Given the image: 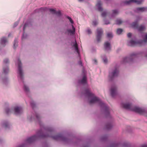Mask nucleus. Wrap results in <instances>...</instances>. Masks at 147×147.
<instances>
[{"mask_svg": "<svg viewBox=\"0 0 147 147\" xmlns=\"http://www.w3.org/2000/svg\"><path fill=\"white\" fill-rule=\"evenodd\" d=\"M53 129L51 127H45L38 131L36 135L27 139L26 142L28 143H32L39 138H44L47 137H51L56 140H60L63 142L68 141V139L64 137L62 134H59L54 136Z\"/></svg>", "mask_w": 147, "mask_h": 147, "instance_id": "nucleus-1", "label": "nucleus"}, {"mask_svg": "<svg viewBox=\"0 0 147 147\" xmlns=\"http://www.w3.org/2000/svg\"><path fill=\"white\" fill-rule=\"evenodd\" d=\"M84 95L90 104L98 103L102 109L105 111V113L109 114V109L107 105L91 92L89 89L85 90Z\"/></svg>", "mask_w": 147, "mask_h": 147, "instance_id": "nucleus-2", "label": "nucleus"}, {"mask_svg": "<svg viewBox=\"0 0 147 147\" xmlns=\"http://www.w3.org/2000/svg\"><path fill=\"white\" fill-rule=\"evenodd\" d=\"M121 106L125 109L134 111L147 117V111L144 108L134 106L131 103L123 102L121 103Z\"/></svg>", "mask_w": 147, "mask_h": 147, "instance_id": "nucleus-3", "label": "nucleus"}, {"mask_svg": "<svg viewBox=\"0 0 147 147\" xmlns=\"http://www.w3.org/2000/svg\"><path fill=\"white\" fill-rule=\"evenodd\" d=\"M143 40H131L127 41V45L131 46H141L147 43V33L144 34Z\"/></svg>", "mask_w": 147, "mask_h": 147, "instance_id": "nucleus-4", "label": "nucleus"}, {"mask_svg": "<svg viewBox=\"0 0 147 147\" xmlns=\"http://www.w3.org/2000/svg\"><path fill=\"white\" fill-rule=\"evenodd\" d=\"M5 111L7 114L13 113L16 115H19L23 112V110L22 107L16 106L11 109L8 108H6L5 109Z\"/></svg>", "mask_w": 147, "mask_h": 147, "instance_id": "nucleus-5", "label": "nucleus"}, {"mask_svg": "<svg viewBox=\"0 0 147 147\" xmlns=\"http://www.w3.org/2000/svg\"><path fill=\"white\" fill-rule=\"evenodd\" d=\"M3 73L0 74V81L6 84L8 81V77L5 76V75L8 74L9 72V67L7 66H3Z\"/></svg>", "mask_w": 147, "mask_h": 147, "instance_id": "nucleus-6", "label": "nucleus"}, {"mask_svg": "<svg viewBox=\"0 0 147 147\" xmlns=\"http://www.w3.org/2000/svg\"><path fill=\"white\" fill-rule=\"evenodd\" d=\"M119 73L118 67L117 66H115L109 71L108 76L109 79L111 80L117 76L119 74Z\"/></svg>", "mask_w": 147, "mask_h": 147, "instance_id": "nucleus-7", "label": "nucleus"}, {"mask_svg": "<svg viewBox=\"0 0 147 147\" xmlns=\"http://www.w3.org/2000/svg\"><path fill=\"white\" fill-rule=\"evenodd\" d=\"M16 64L18 65V74L19 79L22 80L24 77V73L22 67V63L19 59H18L16 61Z\"/></svg>", "mask_w": 147, "mask_h": 147, "instance_id": "nucleus-8", "label": "nucleus"}, {"mask_svg": "<svg viewBox=\"0 0 147 147\" xmlns=\"http://www.w3.org/2000/svg\"><path fill=\"white\" fill-rule=\"evenodd\" d=\"M140 20V18H138L136 20L131 24V27L135 29H137L140 31L144 30L145 29V27L144 25H141L138 26L137 22Z\"/></svg>", "mask_w": 147, "mask_h": 147, "instance_id": "nucleus-9", "label": "nucleus"}, {"mask_svg": "<svg viewBox=\"0 0 147 147\" xmlns=\"http://www.w3.org/2000/svg\"><path fill=\"white\" fill-rule=\"evenodd\" d=\"M136 54L135 53H134L131 54L129 57H123L121 61V63L124 64L127 62L132 61L136 57Z\"/></svg>", "mask_w": 147, "mask_h": 147, "instance_id": "nucleus-10", "label": "nucleus"}, {"mask_svg": "<svg viewBox=\"0 0 147 147\" xmlns=\"http://www.w3.org/2000/svg\"><path fill=\"white\" fill-rule=\"evenodd\" d=\"M40 117L39 114L35 113V115L34 114L30 113L27 116V119L30 121H32L34 120L35 118L38 121L40 119Z\"/></svg>", "mask_w": 147, "mask_h": 147, "instance_id": "nucleus-11", "label": "nucleus"}, {"mask_svg": "<svg viewBox=\"0 0 147 147\" xmlns=\"http://www.w3.org/2000/svg\"><path fill=\"white\" fill-rule=\"evenodd\" d=\"M144 1V0H128L125 1L124 3L125 5H129L131 3H135L138 4L142 3Z\"/></svg>", "mask_w": 147, "mask_h": 147, "instance_id": "nucleus-12", "label": "nucleus"}, {"mask_svg": "<svg viewBox=\"0 0 147 147\" xmlns=\"http://www.w3.org/2000/svg\"><path fill=\"white\" fill-rule=\"evenodd\" d=\"M117 87L115 85L112 86L110 89V93L111 96L114 97L117 94Z\"/></svg>", "mask_w": 147, "mask_h": 147, "instance_id": "nucleus-13", "label": "nucleus"}, {"mask_svg": "<svg viewBox=\"0 0 147 147\" xmlns=\"http://www.w3.org/2000/svg\"><path fill=\"white\" fill-rule=\"evenodd\" d=\"M71 45L72 47L74 48L75 51L78 53V55H80L79 51L78 49V44L76 40H74L71 43Z\"/></svg>", "mask_w": 147, "mask_h": 147, "instance_id": "nucleus-14", "label": "nucleus"}, {"mask_svg": "<svg viewBox=\"0 0 147 147\" xmlns=\"http://www.w3.org/2000/svg\"><path fill=\"white\" fill-rule=\"evenodd\" d=\"M102 30L101 28H98L97 29V40L98 42H99L101 39L102 35Z\"/></svg>", "mask_w": 147, "mask_h": 147, "instance_id": "nucleus-15", "label": "nucleus"}, {"mask_svg": "<svg viewBox=\"0 0 147 147\" xmlns=\"http://www.w3.org/2000/svg\"><path fill=\"white\" fill-rule=\"evenodd\" d=\"M105 50L108 51L111 49V46L110 43L108 41L106 42L104 45Z\"/></svg>", "mask_w": 147, "mask_h": 147, "instance_id": "nucleus-16", "label": "nucleus"}, {"mask_svg": "<svg viewBox=\"0 0 147 147\" xmlns=\"http://www.w3.org/2000/svg\"><path fill=\"white\" fill-rule=\"evenodd\" d=\"M2 127L5 129L8 128L10 126V124L7 120L3 121L2 123Z\"/></svg>", "mask_w": 147, "mask_h": 147, "instance_id": "nucleus-17", "label": "nucleus"}, {"mask_svg": "<svg viewBox=\"0 0 147 147\" xmlns=\"http://www.w3.org/2000/svg\"><path fill=\"white\" fill-rule=\"evenodd\" d=\"M7 42V39L5 37L2 38L0 40V45L2 47L5 46Z\"/></svg>", "mask_w": 147, "mask_h": 147, "instance_id": "nucleus-18", "label": "nucleus"}, {"mask_svg": "<svg viewBox=\"0 0 147 147\" xmlns=\"http://www.w3.org/2000/svg\"><path fill=\"white\" fill-rule=\"evenodd\" d=\"M78 83L82 84H85L86 83V77L84 76L81 80L78 81Z\"/></svg>", "mask_w": 147, "mask_h": 147, "instance_id": "nucleus-19", "label": "nucleus"}, {"mask_svg": "<svg viewBox=\"0 0 147 147\" xmlns=\"http://www.w3.org/2000/svg\"><path fill=\"white\" fill-rule=\"evenodd\" d=\"M71 26L72 27L73 30H72L70 29H67V30L66 33H70L71 34H74L75 32V28L74 27V26L72 24Z\"/></svg>", "mask_w": 147, "mask_h": 147, "instance_id": "nucleus-20", "label": "nucleus"}, {"mask_svg": "<svg viewBox=\"0 0 147 147\" xmlns=\"http://www.w3.org/2000/svg\"><path fill=\"white\" fill-rule=\"evenodd\" d=\"M29 24H28L27 23H26L24 25V26L23 27L24 33L23 34L22 37V38H26L27 35L24 33L26 27L29 26Z\"/></svg>", "mask_w": 147, "mask_h": 147, "instance_id": "nucleus-21", "label": "nucleus"}, {"mask_svg": "<svg viewBox=\"0 0 147 147\" xmlns=\"http://www.w3.org/2000/svg\"><path fill=\"white\" fill-rule=\"evenodd\" d=\"M147 9V8L146 7H138L136 9V11L137 12H142L145 11Z\"/></svg>", "mask_w": 147, "mask_h": 147, "instance_id": "nucleus-22", "label": "nucleus"}, {"mask_svg": "<svg viewBox=\"0 0 147 147\" xmlns=\"http://www.w3.org/2000/svg\"><path fill=\"white\" fill-rule=\"evenodd\" d=\"M101 5L102 4L100 1H98L96 4V7L97 8V9L99 11H102V9L101 6Z\"/></svg>", "mask_w": 147, "mask_h": 147, "instance_id": "nucleus-23", "label": "nucleus"}, {"mask_svg": "<svg viewBox=\"0 0 147 147\" xmlns=\"http://www.w3.org/2000/svg\"><path fill=\"white\" fill-rule=\"evenodd\" d=\"M42 9H44L45 11H49L52 14H55L56 11L55 9L51 8H45Z\"/></svg>", "mask_w": 147, "mask_h": 147, "instance_id": "nucleus-24", "label": "nucleus"}, {"mask_svg": "<svg viewBox=\"0 0 147 147\" xmlns=\"http://www.w3.org/2000/svg\"><path fill=\"white\" fill-rule=\"evenodd\" d=\"M101 58L102 59L104 63H107L108 62V60L105 55H103L101 56Z\"/></svg>", "mask_w": 147, "mask_h": 147, "instance_id": "nucleus-25", "label": "nucleus"}, {"mask_svg": "<svg viewBox=\"0 0 147 147\" xmlns=\"http://www.w3.org/2000/svg\"><path fill=\"white\" fill-rule=\"evenodd\" d=\"M9 63V61L8 59H5L3 60V66H7L6 64H8Z\"/></svg>", "mask_w": 147, "mask_h": 147, "instance_id": "nucleus-26", "label": "nucleus"}, {"mask_svg": "<svg viewBox=\"0 0 147 147\" xmlns=\"http://www.w3.org/2000/svg\"><path fill=\"white\" fill-rule=\"evenodd\" d=\"M85 31L88 34H90L92 33L91 30L89 28H87L85 30Z\"/></svg>", "mask_w": 147, "mask_h": 147, "instance_id": "nucleus-27", "label": "nucleus"}, {"mask_svg": "<svg viewBox=\"0 0 147 147\" xmlns=\"http://www.w3.org/2000/svg\"><path fill=\"white\" fill-rule=\"evenodd\" d=\"M18 42V41L17 39L16 38L14 40V43H13V47H14V49L16 48V47L17 46Z\"/></svg>", "mask_w": 147, "mask_h": 147, "instance_id": "nucleus-28", "label": "nucleus"}, {"mask_svg": "<svg viewBox=\"0 0 147 147\" xmlns=\"http://www.w3.org/2000/svg\"><path fill=\"white\" fill-rule=\"evenodd\" d=\"M24 89L26 92H28L29 91V89L28 87L26 85L24 84Z\"/></svg>", "mask_w": 147, "mask_h": 147, "instance_id": "nucleus-29", "label": "nucleus"}, {"mask_svg": "<svg viewBox=\"0 0 147 147\" xmlns=\"http://www.w3.org/2000/svg\"><path fill=\"white\" fill-rule=\"evenodd\" d=\"M123 22L120 19H117L116 21V24L118 25H120Z\"/></svg>", "mask_w": 147, "mask_h": 147, "instance_id": "nucleus-30", "label": "nucleus"}, {"mask_svg": "<svg viewBox=\"0 0 147 147\" xmlns=\"http://www.w3.org/2000/svg\"><path fill=\"white\" fill-rule=\"evenodd\" d=\"M118 11L117 10H113V11L112 14L111 15L112 17H113L115 16L118 13Z\"/></svg>", "mask_w": 147, "mask_h": 147, "instance_id": "nucleus-31", "label": "nucleus"}, {"mask_svg": "<svg viewBox=\"0 0 147 147\" xmlns=\"http://www.w3.org/2000/svg\"><path fill=\"white\" fill-rule=\"evenodd\" d=\"M113 35L112 33L109 32L107 34V37L109 38H112L113 37Z\"/></svg>", "mask_w": 147, "mask_h": 147, "instance_id": "nucleus-32", "label": "nucleus"}, {"mask_svg": "<svg viewBox=\"0 0 147 147\" xmlns=\"http://www.w3.org/2000/svg\"><path fill=\"white\" fill-rule=\"evenodd\" d=\"M123 32V30L122 29L119 28L118 29L117 31V34H120Z\"/></svg>", "mask_w": 147, "mask_h": 147, "instance_id": "nucleus-33", "label": "nucleus"}, {"mask_svg": "<svg viewBox=\"0 0 147 147\" xmlns=\"http://www.w3.org/2000/svg\"><path fill=\"white\" fill-rule=\"evenodd\" d=\"M55 14L58 16H60L61 15V12L60 11H56Z\"/></svg>", "mask_w": 147, "mask_h": 147, "instance_id": "nucleus-34", "label": "nucleus"}, {"mask_svg": "<svg viewBox=\"0 0 147 147\" xmlns=\"http://www.w3.org/2000/svg\"><path fill=\"white\" fill-rule=\"evenodd\" d=\"M112 127V126L111 124H108L106 126V128L107 129H109Z\"/></svg>", "mask_w": 147, "mask_h": 147, "instance_id": "nucleus-35", "label": "nucleus"}, {"mask_svg": "<svg viewBox=\"0 0 147 147\" xmlns=\"http://www.w3.org/2000/svg\"><path fill=\"white\" fill-rule=\"evenodd\" d=\"M107 13L106 11L103 12L101 14L102 16L103 17H105L107 15Z\"/></svg>", "mask_w": 147, "mask_h": 147, "instance_id": "nucleus-36", "label": "nucleus"}, {"mask_svg": "<svg viewBox=\"0 0 147 147\" xmlns=\"http://www.w3.org/2000/svg\"><path fill=\"white\" fill-rule=\"evenodd\" d=\"M67 18L69 20L70 22L72 24H73L74 23V22L71 19V18L69 16H67Z\"/></svg>", "mask_w": 147, "mask_h": 147, "instance_id": "nucleus-37", "label": "nucleus"}, {"mask_svg": "<svg viewBox=\"0 0 147 147\" xmlns=\"http://www.w3.org/2000/svg\"><path fill=\"white\" fill-rule=\"evenodd\" d=\"M98 23L95 20L93 22L92 24L94 26H96L97 24Z\"/></svg>", "mask_w": 147, "mask_h": 147, "instance_id": "nucleus-38", "label": "nucleus"}, {"mask_svg": "<svg viewBox=\"0 0 147 147\" xmlns=\"http://www.w3.org/2000/svg\"><path fill=\"white\" fill-rule=\"evenodd\" d=\"M92 61L93 63L95 64H96L97 63V60L95 59H93Z\"/></svg>", "mask_w": 147, "mask_h": 147, "instance_id": "nucleus-39", "label": "nucleus"}, {"mask_svg": "<svg viewBox=\"0 0 147 147\" xmlns=\"http://www.w3.org/2000/svg\"><path fill=\"white\" fill-rule=\"evenodd\" d=\"M104 24H110V22L107 20H104Z\"/></svg>", "mask_w": 147, "mask_h": 147, "instance_id": "nucleus-40", "label": "nucleus"}, {"mask_svg": "<svg viewBox=\"0 0 147 147\" xmlns=\"http://www.w3.org/2000/svg\"><path fill=\"white\" fill-rule=\"evenodd\" d=\"M18 23H19L18 22H15L13 25V27H15L16 26H17V25L18 24Z\"/></svg>", "mask_w": 147, "mask_h": 147, "instance_id": "nucleus-41", "label": "nucleus"}, {"mask_svg": "<svg viewBox=\"0 0 147 147\" xmlns=\"http://www.w3.org/2000/svg\"><path fill=\"white\" fill-rule=\"evenodd\" d=\"M118 144H113L111 146V147H117Z\"/></svg>", "mask_w": 147, "mask_h": 147, "instance_id": "nucleus-42", "label": "nucleus"}, {"mask_svg": "<svg viewBox=\"0 0 147 147\" xmlns=\"http://www.w3.org/2000/svg\"><path fill=\"white\" fill-rule=\"evenodd\" d=\"M131 35L132 34L131 33H129L127 34V36L129 38H130L131 36Z\"/></svg>", "mask_w": 147, "mask_h": 147, "instance_id": "nucleus-43", "label": "nucleus"}, {"mask_svg": "<svg viewBox=\"0 0 147 147\" xmlns=\"http://www.w3.org/2000/svg\"><path fill=\"white\" fill-rule=\"evenodd\" d=\"M140 147H147V145L146 144H142L141 145Z\"/></svg>", "mask_w": 147, "mask_h": 147, "instance_id": "nucleus-44", "label": "nucleus"}, {"mask_svg": "<svg viewBox=\"0 0 147 147\" xmlns=\"http://www.w3.org/2000/svg\"><path fill=\"white\" fill-rule=\"evenodd\" d=\"M78 64L79 65H82V62L81 61H80L78 62Z\"/></svg>", "mask_w": 147, "mask_h": 147, "instance_id": "nucleus-45", "label": "nucleus"}, {"mask_svg": "<svg viewBox=\"0 0 147 147\" xmlns=\"http://www.w3.org/2000/svg\"><path fill=\"white\" fill-rule=\"evenodd\" d=\"M31 105L32 106V107H33L34 106V104L33 102V103L32 102L31 103Z\"/></svg>", "mask_w": 147, "mask_h": 147, "instance_id": "nucleus-46", "label": "nucleus"}, {"mask_svg": "<svg viewBox=\"0 0 147 147\" xmlns=\"http://www.w3.org/2000/svg\"><path fill=\"white\" fill-rule=\"evenodd\" d=\"M78 1L80 2H83L84 1V0H78Z\"/></svg>", "mask_w": 147, "mask_h": 147, "instance_id": "nucleus-47", "label": "nucleus"}, {"mask_svg": "<svg viewBox=\"0 0 147 147\" xmlns=\"http://www.w3.org/2000/svg\"><path fill=\"white\" fill-rule=\"evenodd\" d=\"M23 147L22 146L20 145V146H19L18 147Z\"/></svg>", "mask_w": 147, "mask_h": 147, "instance_id": "nucleus-48", "label": "nucleus"}, {"mask_svg": "<svg viewBox=\"0 0 147 147\" xmlns=\"http://www.w3.org/2000/svg\"><path fill=\"white\" fill-rule=\"evenodd\" d=\"M10 34H9L8 35V36H10Z\"/></svg>", "mask_w": 147, "mask_h": 147, "instance_id": "nucleus-49", "label": "nucleus"}, {"mask_svg": "<svg viewBox=\"0 0 147 147\" xmlns=\"http://www.w3.org/2000/svg\"><path fill=\"white\" fill-rule=\"evenodd\" d=\"M146 57H147V54L146 55Z\"/></svg>", "mask_w": 147, "mask_h": 147, "instance_id": "nucleus-50", "label": "nucleus"}]
</instances>
